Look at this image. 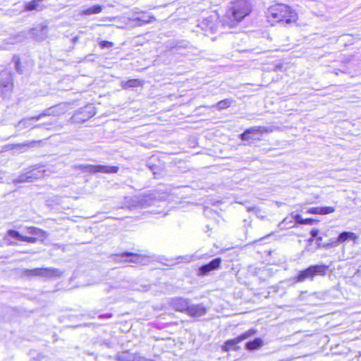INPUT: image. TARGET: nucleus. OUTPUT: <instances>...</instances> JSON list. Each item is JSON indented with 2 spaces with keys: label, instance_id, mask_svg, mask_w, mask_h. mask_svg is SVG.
I'll return each mask as SVG.
<instances>
[{
  "label": "nucleus",
  "instance_id": "nucleus-15",
  "mask_svg": "<svg viewBox=\"0 0 361 361\" xmlns=\"http://www.w3.org/2000/svg\"><path fill=\"white\" fill-rule=\"evenodd\" d=\"M32 31L37 40L42 41L47 37L48 28L47 25H41L39 27L33 29Z\"/></svg>",
  "mask_w": 361,
  "mask_h": 361
},
{
  "label": "nucleus",
  "instance_id": "nucleus-31",
  "mask_svg": "<svg viewBox=\"0 0 361 361\" xmlns=\"http://www.w3.org/2000/svg\"><path fill=\"white\" fill-rule=\"evenodd\" d=\"M37 1L33 0L30 1L25 4V10L26 11H33L37 8L38 4Z\"/></svg>",
  "mask_w": 361,
  "mask_h": 361
},
{
  "label": "nucleus",
  "instance_id": "nucleus-17",
  "mask_svg": "<svg viewBox=\"0 0 361 361\" xmlns=\"http://www.w3.org/2000/svg\"><path fill=\"white\" fill-rule=\"evenodd\" d=\"M34 116L31 117H27L25 118L21 119L16 125V128H18L19 130H23L24 128H34L33 126H35L33 124V121H36Z\"/></svg>",
  "mask_w": 361,
  "mask_h": 361
},
{
  "label": "nucleus",
  "instance_id": "nucleus-39",
  "mask_svg": "<svg viewBox=\"0 0 361 361\" xmlns=\"http://www.w3.org/2000/svg\"><path fill=\"white\" fill-rule=\"evenodd\" d=\"M147 167L152 171V173H154V175H156L157 174V169H158L157 166H154V165H150L149 163H147Z\"/></svg>",
  "mask_w": 361,
  "mask_h": 361
},
{
  "label": "nucleus",
  "instance_id": "nucleus-12",
  "mask_svg": "<svg viewBox=\"0 0 361 361\" xmlns=\"http://www.w3.org/2000/svg\"><path fill=\"white\" fill-rule=\"evenodd\" d=\"M200 27L206 32L214 33L216 32L217 26L214 22L213 16L202 20L200 24Z\"/></svg>",
  "mask_w": 361,
  "mask_h": 361
},
{
  "label": "nucleus",
  "instance_id": "nucleus-45",
  "mask_svg": "<svg viewBox=\"0 0 361 361\" xmlns=\"http://www.w3.org/2000/svg\"><path fill=\"white\" fill-rule=\"evenodd\" d=\"M317 240L318 242H320V241H322V237H317Z\"/></svg>",
  "mask_w": 361,
  "mask_h": 361
},
{
  "label": "nucleus",
  "instance_id": "nucleus-10",
  "mask_svg": "<svg viewBox=\"0 0 361 361\" xmlns=\"http://www.w3.org/2000/svg\"><path fill=\"white\" fill-rule=\"evenodd\" d=\"M13 77L10 73L5 78L1 80V91L4 97L8 96L12 92L13 87Z\"/></svg>",
  "mask_w": 361,
  "mask_h": 361
},
{
  "label": "nucleus",
  "instance_id": "nucleus-42",
  "mask_svg": "<svg viewBox=\"0 0 361 361\" xmlns=\"http://www.w3.org/2000/svg\"><path fill=\"white\" fill-rule=\"evenodd\" d=\"M141 11H142L141 10L135 8L132 11V16H140Z\"/></svg>",
  "mask_w": 361,
  "mask_h": 361
},
{
  "label": "nucleus",
  "instance_id": "nucleus-14",
  "mask_svg": "<svg viewBox=\"0 0 361 361\" xmlns=\"http://www.w3.org/2000/svg\"><path fill=\"white\" fill-rule=\"evenodd\" d=\"M46 171L42 168H35L28 171L30 183L35 180L42 178L45 175Z\"/></svg>",
  "mask_w": 361,
  "mask_h": 361
},
{
  "label": "nucleus",
  "instance_id": "nucleus-40",
  "mask_svg": "<svg viewBox=\"0 0 361 361\" xmlns=\"http://www.w3.org/2000/svg\"><path fill=\"white\" fill-rule=\"evenodd\" d=\"M52 123H40V124H37V125H35L33 126L34 128H44L46 127L47 125H51Z\"/></svg>",
  "mask_w": 361,
  "mask_h": 361
},
{
  "label": "nucleus",
  "instance_id": "nucleus-26",
  "mask_svg": "<svg viewBox=\"0 0 361 361\" xmlns=\"http://www.w3.org/2000/svg\"><path fill=\"white\" fill-rule=\"evenodd\" d=\"M294 219L296 221L297 224H309V225H312L315 223L317 222V220L315 219H311V218H308V219H302L300 215L299 214H295V216H294Z\"/></svg>",
  "mask_w": 361,
  "mask_h": 361
},
{
  "label": "nucleus",
  "instance_id": "nucleus-33",
  "mask_svg": "<svg viewBox=\"0 0 361 361\" xmlns=\"http://www.w3.org/2000/svg\"><path fill=\"white\" fill-rule=\"evenodd\" d=\"M320 214H327L335 211V209L333 207H320Z\"/></svg>",
  "mask_w": 361,
  "mask_h": 361
},
{
  "label": "nucleus",
  "instance_id": "nucleus-13",
  "mask_svg": "<svg viewBox=\"0 0 361 361\" xmlns=\"http://www.w3.org/2000/svg\"><path fill=\"white\" fill-rule=\"evenodd\" d=\"M42 140H30L26 141L23 143L16 145V147L21 152H25L30 148L38 147L42 145Z\"/></svg>",
  "mask_w": 361,
  "mask_h": 361
},
{
  "label": "nucleus",
  "instance_id": "nucleus-9",
  "mask_svg": "<svg viewBox=\"0 0 361 361\" xmlns=\"http://www.w3.org/2000/svg\"><path fill=\"white\" fill-rule=\"evenodd\" d=\"M190 304L188 299L176 298L171 300L170 305L173 310L187 313Z\"/></svg>",
  "mask_w": 361,
  "mask_h": 361
},
{
  "label": "nucleus",
  "instance_id": "nucleus-37",
  "mask_svg": "<svg viewBox=\"0 0 361 361\" xmlns=\"http://www.w3.org/2000/svg\"><path fill=\"white\" fill-rule=\"evenodd\" d=\"M133 361H152L150 359L145 358L141 356L140 354L135 353Z\"/></svg>",
  "mask_w": 361,
  "mask_h": 361
},
{
  "label": "nucleus",
  "instance_id": "nucleus-38",
  "mask_svg": "<svg viewBox=\"0 0 361 361\" xmlns=\"http://www.w3.org/2000/svg\"><path fill=\"white\" fill-rule=\"evenodd\" d=\"M320 212H321L320 207H312V208H310L308 210V212L310 213V214H320Z\"/></svg>",
  "mask_w": 361,
  "mask_h": 361
},
{
  "label": "nucleus",
  "instance_id": "nucleus-3",
  "mask_svg": "<svg viewBox=\"0 0 361 361\" xmlns=\"http://www.w3.org/2000/svg\"><path fill=\"white\" fill-rule=\"evenodd\" d=\"M23 274L27 278L36 276H41L43 278H56L61 276L62 272L58 269L35 268L32 269H25L23 271Z\"/></svg>",
  "mask_w": 361,
  "mask_h": 361
},
{
  "label": "nucleus",
  "instance_id": "nucleus-4",
  "mask_svg": "<svg viewBox=\"0 0 361 361\" xmlns=\"http://www.w3.org/2000/svg\"><path fill=\"white\" fill-rule=\"evenodd\" d=\"M75 169H80L83 172L89 173H116L119 167L116 166L109 165H92V164H80L75 166Z\"/></svg>",
  "mask_w": 361,
  "mask_h": 361
},
{
  "label": "nucleus",
  "instance_id": "nucleus-19",
  "mask_svg": "<svg viewBox=\"0 0 361 361\" xmlns=\"http://www.w3.org/2000/svg\"><path fill=\"white\" fill-rule=\"evenodd\" d=\"M264 342L262 339L256 338L252 341H248L245 344V348L248 350H258L262 347Z\"/></svg>",
  "mask_w": 361,
  "mask_h": 361
},
{
  "label": "nucleus",
  "instance_id": "nucleus-44",
  "mask_svg": "<svg viewBox=\"0 0 361 361\" xmlns=\"http://www.w3.org/2000/svg\"><path fill=\"white\" fill-rule=\"evenodd\" d=\"M314 238H312V237L311 236V238H309V239H308V240H307V241H308V243H312L313 242V240H314Z\"/></svg>",
  "mask_w": 361,
  "mask_h": 361
},
{
  "label": "nucleus",
  "instance_id": "nucleus-25",
  "mask_svg": "<svg viewBox=\"0 0 361 361\" xmlns=\"http://www.w3.org/2000/svg\"><path fill=\"white\" fill-rule=\"evenodd\" d=\"M121 85L123 89L139 87L142 85V81L138 79H130L126 82L123 81Z\"/></svg>",
  "mask_w": 361,
  "mask_h": 361
},
{
  "label": "nucleus",
  "instance_id": "nucleus-36",
  "mask_svg": "<svg viewBox=\"0 0 361 361\" xmlns=\"http://www.w3.org/2000/svg\"><path fill=\"white\" fill-rule=\"evenodd\" d=\"M37 238L36 237H28V236H23L22 241H25L30 243H35L37 240Z\"/></svg>",
  "mask_w": 361,
  "mask_h": 361
},
{
  "label": "nucleus",
  "instance_id": "nucleus-22",
  "mask_svg": "<svg viewBox=\"0 0 361 361\" xmlns=\"http://www.w3.org/2000/svg\"><path fill=\"white\" fill-rule=\"evenodd\" d=\"M135 353H130L128 351L118 353L116 355L117 361H133Z\"/></svg>",
  "mask_w": 361,
  "mask_h": 361
},
{
  "label": "nucleus",
  "instance_id": "nucleus-24",
  "mask_svg": "<svg viewBox=\"0 0 361 361\" xmlns=\"http://www.w3.org/2000/svg\"><path fill=\"white\" fill-rule=\"evenodd\" d=\"M357 238V235L355 233L344 231L339 234L338 241L342 243L349 239L355 240Z\"/></svg>",
  "mask_w": 361,
  "mask_h": 361
},
{
  "label": "nucleus",
  "instance_id": "nucleus-2",
  "mask_svg": "<svg viewBox=\"0 0 361 361\" xmlns=\"http://www.w3.org/2000/svg\"><path fill=\"white\" fill-rule=\"evenodd\" d=\"M267 17L275 22L286 25L296 22L298 13L288 5L279 4L269 8Z\"/></svg>",
  "mask_w": 361,
  "mask_h": 361
},
{
  "label": "nucleus",
  "instance_id": "nucleus-35",
  "mask_svg": "<svg viewBox=\"0 0 361 361\" xmlns=\"http://www.w3.org/2000/svg\"><path fill=\"white\" fill-rule=\"evenodd\" d=\"M82 113H78L76 114L75 115H74L73 117H72V119H73L75 121H82V122H84L86 120H87L89 118H90L91 116H93V114H91L90 116H88L87 117H85V118H80L79 117L80 114H81Z\"/></svg>",
  "mask_w": 361,
  "mask_h": 361
},
{
  "label": "nucleus",
  "instance_id": "nucleus-34",
  "mask_svg": "<svg viewBox=\"0 0 361 361\" xmlns=\"http://www.w3.org/2000/svg\"><path fill=\"white\" fill-rule=\"evenodd\" d=\"M99 45L102 49L111 48L114 46V43L109 41L102 40L99 42Z\"/></svg>",
  "mask_w": 361,
  "mask_h": 361
},
{
  "label": "nucleus",
  "instance_id": "nucleus-41",
  "mask_svg": "<svg viewBox=\"0 0 361 361\" xmlns=\"http://www.w3.org/2000/svg\"><path fill=\"white\" fill-rule=\"evenodd\" d=\"M318 233H319V231L317 229L313 228L311 230V232H310L311 236L312 238H316L318 235Z\"/></svg>",
  "mask_w": 361,
  "mask_h": 361
},
{
  "label": "nucleus",
  "instance_id": "nucleus-21",
  "mask_svg": "<svg viewBox=\"0 0 361 361\" xmlns=\"http://www.w3.org/2000/svg\"><path fill=\"white\" fill-rule=\"evenodd\" d=\"M27 231L29 234L37 235L42 240L48 236L46 231L36 227H28L27 228Z\"/></svg>",
  "mask_w": 361,
  "mask_h": 361
},
{
  "label": "nucleus",
  "instance_id": "nucleus-28",
  "mask_svg": "<svg viewBox=\"0 0 361 361\" xmlns=\"http://www.w3.org/2000/svg\"><path fill=\"white\" fill-rule=\"evenodd\" d=\"M29 174L28 171L22 173L17 178L14 179L13 182L14 183H30V179L28 178Z\"/></svg>",
  "mask_w": 361,
  "mask_h": 361
},
{
  "label": "nucleus",
  "instance_id": "nucleus-18",
  "mask_svg": "<svg viewBox=\"0 0 361 361\" xmlns=\"http://www.w3.org/2000/svg\"><path fill=\"white\" fill-rule=\"evenodd\" d=\"M314 279L311 267H309L305 270L300 271L296 278L297 282H303L306 279L312 280Z\"/></svg>",
  "mask_w": 361,
  "mask_h": 361
},
{
  "label": "nucleus",
  "instance_id": "nucleus-43",
  "mask_svg": "<svg viewBox=\"0 0 361 361\" xmlns=\"http://www.w3.org/2000/svg\"><path fill=\"white\" fill-rule=\"evenodd\" d=\"M112 317V314H104L99 316V318H111Z\"/></svg>",
  "mask_w": 361,
  "mask_h": 361
},
{
  "label": "nucleus",
  "instance_id": "nucleus-29",
  "mask_svg": "<svg viewBox=\"0 0 361 361\" xmlns=\"http://www.w3.org/2000/svg\"><path fill=\"white\" fill-rule=\"evenodd\" d=\"M13 61L15 63V69H16V71L19 74H23V68L21 67L20 59L19 56L14 55L13 57Z\"/></svg>",
  "mask_w": 361,
  "mask_h": 361
},
{
  "label": "nucleus",
  "instance_id": "nucleus-6",
  "mask_svg": "<svg viewBox=\"0 0 361 361\" xmlns=\"http://www.w3.org/2000/svg\"><path fill=\"white\" fill-rule=\"evenodd\" d=\"M142 255L133 252H125L121 254L115 255L114 261L116 262H130L138 264L140 263Z\"/></svg>",
  "mask_w": 361,
  "mask_h": 361
},
{
  "label": "nucleus",
  "instance_id": "nucleus-23",
  "mask_svg": "<svg viewBox=\"0 0 361 361\" xmlns=\"http://www.w3.org/2000/svg\"><path fill=\"white\" fill-rule=\"evenodd\" d=\"M103 6L101 5H94L88 8L84 9L81 11L82 15L90 16L92 14H97L102 12Z\"/></svg>",
  "mask_w": 361,
  "mask_h": 361
},
{
  "label": "nucleus",
  "instance_id": "nucleus-27",
  "mask_svg": "<svg viewBox=\"0 0 361 361\" xmlns=\"http://www.w3.org/2000/svg\"><path fill=\"white\" fill-rule=\"evenodd\" d=\"M56 113L55 110L54 109V108L51 107V108H48V109L44 110L40 114H39L37 116H35L34 118H35L36 121H39L44 116H52V115H56Z\"/></svg>",
  "mask_w": 361,
  "mask_h": 361
},
{
  "label": "nucleus",
  "instance_id": "nucleus-5",
  "mask_svg": "<svg viewBox=\"0 0 361 361\" xmlns=\"http://www.w3.org/2000/svg\"><path fill=\"white\" fill-rule=\"evenodd\" d=\"M256 334V330L255 329H249L248 331H245V333L242 334L241 335L238 336V337L228 340L224 343V346L222 347V349L225 352H228L229 350H238L239 349V347L237 346V344L240 343L241 341L251 337L252 336L255 335Z\"/></svg>",
  "mask_w": 361,
  "mask_h": 361
},
{
  "label": "nucleus",
  "instance_id": "nucleus-7",
  "mask_svg": "<svg viewBox=\"0 0 361 361\" xmlns=\"http://www.w3.org/2000/svg\"><path fill=\"white\" fill-rule=\"evenodd\" d=\"M129 20L135 26H142L156 20V18L145 11H141L140 16H131L129 18Z\"/></svg>",
  "mask_w": 361,
  "mask_h": 361
},
{
  "label": "nucleus",
  "instance_id": "nucleus-32",
  "mask_svg": "<svg viewBox=\"0 0 361 361\" xmlns=\"http://www.w3.org/2000/svg\"><path fill=\"white\" fill-rule=\"evenodd\" d=\"M8 234L9 236L14 238L17 240H23V235H22L19 232L15 231V230H9L8 231Z\"/></svg>",
  "mask_w": 361,
  "mask_h": 361
},
{
  "label": "nucleus",
  "instance_id": "nucleus-1",
  "mask_svg": "<svg viewBox=\"0 0 361 361\" xmlns=\"http://www.w3.org/2000/svg\"><path fill=\"white\" fill-rule=\"evenodd\" d=\"M252 10L251 3L248 0H235L231 3L222 19V23L230 27H235Z\"/></svg>",
  "mask_w": 361,
  "mask_h": 361
},
{
  "label": "nucleus",
  "instance_id": "nucleus-30",
  "mask_svg": "<svg viewBox=\"0 0 361 361\" xmlns=\"http://www.w3.org/2000/svg\"><path fill=\"white\" fill-rule=\"evenodd\" d=\"M231 105V100L228 99H223L219 102L216 106L219 110L228 108Z\"/></svg>",
  "mask_w": 361,
  "mask_h": 361
},
{
  "label": "nucleus",
  "instance_id": "nucleus-11",
  "mask_svg": "<svg viewBox=\"0 0 361 361\" xmlns=\"http://www.w3.org/2000/svg\"><path fill=\"white\" fill-rule=\"evenodd\" d=\"M207 309L202 304L189 305L187 314L193 317H199L206 314Z\"/></svg>",
  "mask_w": 361,
  "mask_h": 361
},
{
  "label": "nucleus",
  "instance_id": "nucleus-16",
  "mask_svg": "<svg viewBox=\"0 0 361 361\" xmlns=\"http://www.w3.org/2000/svg\"><path fill=\"white\" fill-rule=\"evenodd\" d=\"M310 267L314 277L316 276H325L329 268L328 265L324 264L312 265Z\"/></svg>",
  "mask_w": 361,
  "mask_h": 361
},
{
  "label": "nucleus",
  "instance_id": "nucleus-8",
  "mask_svg": "<svg viewBox=\"0 0 361 361\" xmlns=\"http://www.w3.org/2000/svg\"><path fill=\"white\" fill-rule=\"evenodd\" d=\"M221 259L220 257L212 259L210 262L207 264L202 265L198 269V275L206 276L208 275L210 271L216 270L220 267Z\"/></svg>",
  "mask_w": 361,
  "mask_h": 361
},
{
  "label": "nucleus",
  "instance_id": "nucleus-20",
  "mask_svg": "<svg viewBox=\"0 0 361 361\" xmlns=\"http://www.w3.org/2000/svg\"><path fill=\"white\" fill-rule=\"evenodd\" d=\"M262 129L263 128L260 126H255L253 128L247 129L243 133L240 135V138L243 140H248L250 138V134L262 133Z\"/></svg>",
  "mask_w": 361,
  "mask_h": 361
}]
</instances>
